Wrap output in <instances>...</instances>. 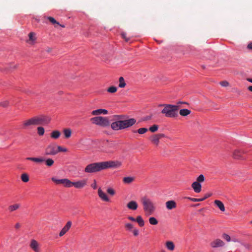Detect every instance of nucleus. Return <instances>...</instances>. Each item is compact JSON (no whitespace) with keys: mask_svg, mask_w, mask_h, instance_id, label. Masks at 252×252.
<instances>
[{"mask_svg":"<svg viewBox=\"0 0 252 252\" xmlns=\"http://www.w3.org/2000/svg\"><path fill=\"white\" fill-rule=\"evenodd\" d=\"M116 122L111 124V128L114 130H119L129 127L134 125L136 121L134 118L127 120H123L125 116L123 115H115Z\"/></svg>","mask_w":252,"mask_h":252,"instance_id":"obj_1","label":"nucleus"},{"mask_svg":"<svg viewBox=\"0 0 252 252\" xmlns=\"http://www.w3.org/2000/svg\"><path fill=\"white\" fill-rule=\"evenodd\" d=\"M50 121V119L45 116L33 117L23 122L22 128L28 129L32 126L47 125Z\"/></svg>","mask_w":252,"mask_h":252,"instance_id":"obj_2","label":"nucleus"},{"mask_svg":"<svg viewBox=\"0 0 252 252\" xmlns=\"http://www.w3.org/2000/svg\"><path fill=\"white\" fill-rule=\"evenodd\" d=\"M164 108L161 111V113L165 115L166 117L175 118L178 116L179 109V105L164 104L161 105Z\"/></svg>","mask_w":252,"mask_h":252,"instance_id":"obj_3","label":"nucleus"},{"mask_svg":"<svg viewBox=\"0 0 252 252\" xmlns=\"http://www.w3.org/2000/svg\"><path fill=\"white\" fill-rule=\"evenodd\" d=\"M143 210L147 216L152 215L156 210L154 203L149 198L143 197L141 198Z\"/></svg>","mask_w":252,"mask_h":252,"instance_id":"obj_4","label":"nucleus"},{"mask_svg":"<svg viewBox=\"0 0 252 252\" xmlns=\"http://www.w3.org/2000/svg\"><path fill=\"white\" fill-rule=\"evenodd\" d=\"M103 170L102 162H94L86 166L84 171L86 173H92L99 172Z\"/></svg>","mask_w":252,"mask_h":252,"instance_id":"obj_5","label":"nucleus"},{"mask_svg":"<svg viewBox=\"0 0 252 252\" xmlns=\"http://www.w3.org/2000/svg\"><path fill=\"white\" fill-rule=\"evenodd\" d=\"M92 123L101 126H107L110 125V123L106 117L101 116L95 117L91 119Z\"/></svg>","mask_w":252,"mask_h":252,"instance_id":"obj_6","label":"nucleus"},{"mask_svg":"<svg viewBox=\"0 0 252 252\" xmlns=\"http://www.w3.org/2000/svg\"><path fill=\"white\" fill-rule=\"evenodd\" d=\"M102 164L103 170H104L109 168L120 167L122 165V163L120 161L117 160H110L107 161H103Z\"/></svg>","mask_w":252,"mask_h":252,"instance_id":"obj_7","label":"nucleus"},{"mask_svg":"<svg viewBox=\"0 0 252 252\" xmlns=\"http://www.w3.org/2000/svg\"><path fill=\"white\" fill-rule=\"evenodd\" d=\"M45 153L46 155H56L58 153V151H57V146L53 144L49 145L45 149Z\"/></svg>","mask_w":252,"mask_h":252,"instance_id":"obj_8","label":"nucleus"},{"mask_svg":"<svg viewBox=\"0 0 252 252\" xmlns=\"http://www.w3.org/2000/svg\"><path fill=\"white\" fill-rule=\"evenodd\" d=\"M51 179L57 184H62L66 188L70 187L71 181L67 179H57L55 177H52Z\"/></svg>","mask_w":252,"mask_h":252,"instance_id":"obj_9","label":"nucleus"},{"mask_svg":"<svg viewBox=\"0 0 252 252\" xmlns=\"http://www.w3.org/2000/svg\"><path fill=\"white\" fill-rule=\"evenodd\" d=\"M87 185L86 180H82L77 182H72L71 181L70 187L74 186L77 189H82Z\"/></svg>","mask_w":252,"mask_h":252,"instance_id":"obj_10","label":"nucleus"},{"mask_svg":"<svg viewBox=\"0 0 252 252\" xmlns=\"http://www.w3.org/2000/svg\"><path fill=\"white\" fill-rule=\"evenodd\" d=\"M164 136L165 135L164 134H158L153 135L150 137V140L153 144L157 146L159 143V139L164 137Z\"/></svg>","mask_w":252,"mask_h":252,"instance_id":"obj_11","label":"nucleus"},{"mask_svg":"<svg viewBox=\"0 0 252 252\" xmlns=\"http://www.w3.org/2000/svg\"><path fill=\"white\" fill-rule=\"evenodd\" d=\"M30 246L35 252H40V245L35 240L32 239L31 240Z\"/></svg>","mask_w":252,"mask_h":252,"instance_id":"obj_12","label":"nucleus"},{"mask_svg":"<svg viewBox=\"0 0 252 252\" xmlns=\"http://www.w3.org/2000/svg\"><path fill=\"white\" fill-rule=\"evenodd\" d=\"M98 195L102 200L106 202L109 201V199L108 196L104 192L102 191L100 188L98 189Z\"/></svg>","mask_w":252,"mask_h":252,"instance_id":"obj_13","label":"nucleus"},{"mask_svg":"<svg viewBox=\"0 0 252 252\" xmlns=\"http://www.w3.org/2000/svg\"><path fill=\"white\" fill-rule=\"evenodd\" d=\"M71 222L70 221H68L66 224H65V225L63 227V228L62 229V230L61 231L60 234H59V235L60 237H62L63 236V235H64L66 232L69 229V228H70L71 226Z\"/></svg>","mask_w":252,"mask_h":252,"instance_id":"obj_14","label":"nucleus"},{"mask_svg":"<svg viewBox=\"0 0 252 252\" xmlns=\"http://www.w3.org/2000/svg\"><path fill=\"white\" fill-rule=\"evenodd\" d=\"M224 245V242L220 239H216L211 243V246L213 248L222 247Z\"/></svg>","mask_w":252,"mask_h":252,"instance_id":"obj_15","label":"nucleus"},{"mask_svg":"<svg viewBox=\"0 0 252 252\" xmlns=\"http://www.w3.org/2000/svg\"><path fill=\"white\" fill-rule=\"evenodd\" d=\"M191 187L196 193H199L201 190V185L198 182H194L191 184Z\"/></svg>","mask_w":252,"mask_h":252,"instance_id":"obj_16","label":"nucleus"},{"mask_svg":"<svg viewBox=\"0 0 252 252\" xmlns=\"http://www.w3.org/2000/svg\"><path fill=\"white\" fill-rule=\"evenodd\" d=\"M166 207L168 210H172L177 207V204L174 200L167 201L165 203Z\"/></svg>","mask_w":252,"mask_h":252,"instance_id":"obj_17","label":"nucleus"},{"mask_svg":"<svg viewBox=\"0 0 252 252\" xmlns=\"http://www.w3.org/2000/svg\"><path fill=\"white\" fill-rule=\"evenodd\" d=\"M244 151L239 150H235L233 154V157L235 159H241L243 158L242 154Z\"/></svg>","mask_w":252,"mask_h":252,"instance_id":"obj_18","label":"nucleus"},{"mask_svg":"<svg viewBox=\"0 0 252 252\" xmlns=\"http://www.w3.org/2000/svg\"><path fill=\"white\" fill-rule=\"evenodd\" d=\"M115 145L113 143H108L107 147L103 150V152L106 153H113L114 150L111 149H115Z\"/></svg>","mask_w":252,"mask_h":252,"instance_id":"obj_19","label":"nucleus"},{"mask_svg":"<svg viewBox=\"0 0 252 252\" xmlns=\"http://www.w3.org/2000/svg\"><path fill=\"white\" fill-rule=\"evenodd\" d=\"M127 207L130 210H135L138 207L137 203L135 201H130L127 204Z\"/></svg>","mask_w":252,"mask_h":252,"instance_id":"obj_20","label":"nucleus"},{"mask_svg":"<svg viewBox=\"0 0 252 252\" xmlns=\"http://www.w3.org/2000/svg\"><path fill=\"white\" fill-rule=\"evenodd\" d=\"M101 114L106 115L108 114V111L106 109H99L95 110H94L92 112V114L93 115H99Z\"/></svg>","mask_w":252,"mask_h":252,"instance_id":"obj_21","label":"nucleus"},{"mask_svg":"<svg viewBox=\"0 0 252 252\" xmlns=\"http://www.w3.org/2000/svg\"><path fill=\"white\" fill-rule=\"evenodd\" d=\"M29 40L27 41V42L31 44H33L35 41L36 39L35 37V33L33 32H31L29 34Z\"/></svg>","mask_w":252,"mask_h":252,"instance_id":"obj_22","label":"nucleus"},{"mask_svg":"<svg viewBox=\"0 0 252 252\" xmlns=\"http://www.w3.org/2000/svg\"><path fill=\"white\" fill-rule=\"evenodd\" d=\"M214 203L221 211L224 212L225 211L224 206L221 201L219 200H216L214 201Z\"/></svg>","mask_w":252,"mask_h":252,"instance_id":"obj_23","label":"nucleus"},{"mask_svg":"<svg viewBox=\"0 0 252 252\" xmlns=\"http://www.w3.org/2000/svg\"><path fill=\"white\" fill-rule=\"evenodd\" d=\"M135 180V178L134 177H124L123 179V181L125 184H129L132 183Z\"/></svg>","mask_w":252,"mask_h":252,"instance_id":"obj_24","label":"nucleus"},{"mask_svg":"<svg viewBox=\"0 0 252 252\" xmlns=\"http://www.w3.org/2000/svg\"><path fill=\"white\" fill-rule=\"evenodd\" d=\"M26 159L31 160L37 163H41L45 161L44 158H27Z\"/></svg>","mask_w":252,"mask_h":252,"instance_id":"obj_25","label":"nucleus"},{"mask_svg":"<svg viewBox=\"0 0 252 252\" xmlns=\"http://www.w3.org/2000/svg\"><path fill=\"white\" fill-rule=\"evenodd\" d=\"M61 132L59 130H54L51 133V137L57 139L61 136Z\"/></svg>","mask_w":252,"mask_h":252,"instance_id":"obj_26","label":"nucleus"},{"mask_svg":"<svg viewBox=\"0 0 252 252\" xmlns=\"http://www.w3.org/2000/svg\"><path fill=\"white\" fill-rule=\"evenodd\" d=\"M20 206V205L19 204L16 203L9 206L8 209L9 212H12L18 209Z\"/></svg>","mask_w":252,"mask_h":252,"instance_id":"obj_27","label":"nucleus"},{"mask_svg":"<svg viewBox=\"0 0 252 252\" xmlns=\"http://www.w3.org/2000/svg\"><path fill=\"white\" fill-rule=\"evenodd\" d=\"M190 113L191 111L187 109H181L179 112L180 114L182 116H187L190 114Z\"/></svg>","mask_w":252,"mask_h":252,"instance_id":"obj_28","label":"nucleus"},{"mask_svg":"<svg viewBox=\"0 0 252 252\" xmlns=\"http://www.w3.org/2000/svg\"><path fill=\"white\" fill-rule=\"evenodd\" d=\"M63 132L65 138H69L71 135V130L69 128H66L63 130Z\"/></svg>","mask_w":252,"mask_h":252,"instance_id":"obj_29","label":"nucleus"},{"mask_svg":"<svg viewBox=\"0 0 252 252\" xmlns=\"http://www.w3.org/2000/svg\"><path fill=\"white\" fill-rule=\"evenodd\" d=\"M140 227H142L144 225V221L142 217L140 216L137 217L136 221Z\"/></svg>","mask_w":252,"mask_h":252,"instance_id":"obj_30","label":"nucleus"},{"mask_svg":"<svg viewBox=\"0 0 252 252\" xmlns=\"http://www.w3.org/2000/svg\"><path fill=\"white\" fill-rule=\"evenodd\" d=\"M166 246L167 248L170 251H173L175 249V245L174 243L171 241L167 242L166 243Z\"/></svg>","mask_w":252,"mask_h":252,"instance_id":"obj_31","label":"nucleus"},{"mask_svg":"<svg viewBox=\"0 0 252 252\" xmlns=\"http://www.w3.org/2000/svg\"><path fill=\"white\" fill-rule=\"evenodd\" d=\"M148 131V129L147 128L143 127L139 128L137 130H133V133H136L137 132L139 134H142L146 133Z\"/></svg>","mask_w":252,"mask_h":252,"instance_id":"obj_32","label":"nucleus"},{"mask_svg":"<svg viewBox=\"0 0 252 252\" xmlns=\"http://www.w3.org/2000/svg\"><path fill=\"white\" fill-rule=\"evenodd\" d=\"M119 87L120 88H124L126 85L124 78L123 77H120L119 78Z\"/></svg>","mask_w":252,"mask_h":252,"instance_id":"obj_33","label":"nucleus"},{"mask_svg":"<svg viewBox=\"0 0 252 252\" xmlns=\"http://www.w3.org/2000/svg\"><path fill=\"white\" fill-rule=\"evenodd\" d=\"M21 180L24 182H28L29 181V177L27 174L24 173L21 175Z\"/></svg>","mask_w":252,"mask_h":252,"instance_id":"obj_34","label":"nucleus"},{"mask_svg":"<svg viewBox=\"0 0 252 252\" xmlns=\"http://www.w3.org/2000/svg\"><path fill=\"white\" fill-rule=\"evenodd\" d=\"M45 161L46 165L49 167L52 166L54 163V161L52 158H48Z\"/></svg>","mask_w":252,"mask_h":252,"instance_id":"obj_35","label":"nucleus"},{"mask_svg":"<svg viewBox=\"0 0 252 252\" xmlns=\"http://www.w3.org/2000/svg\"><path fill=\"white\" fill-rule=\"evenodd\" d=\"M149 222L152 225H157L158 223V220L154 217H150L149 219Z\"/></svg>","mask_w":252,"mask_h":252,"instance_id":"obj_36","label":"nucleus"},{"mask_svg":"<svg viewBox=\"0 0 252 252\" xmlns=\"http://www.w3.org/2000/svg\"><path fill=\"white\" fill-rule=\"evenodd\" d=\"M37 132L39 135H40V136L43 135L45 132L44 128L41 126L38 127H37Z\"/></svg>","mask_w":252,"mask_h":252,"instance_id":"obj_37","label":"nucleus"},{"mask_svg":"<svg viewBox=\"0 0 252 252\" xmlns=\"http://www.w3.org/2000/svg\"><path fill=\"white\" fill-rule=\"evenodd\" d=\"M158 126L157 125H154L149 128V130L152 132H155L158 130Z\"/></svg>","mask_w":252,"mask_h":252,"instance_id":"obj_38","label":"nucleus"},{"mask_svg":"<svg viewBox=\"0 0 252 252\" xmlns=\"http://www.w3.org/2000/svg\"><path fill=\"white\" fill-rule=\"evenodd\" d=\"M117 91V87H116L115 86H111V87H109L107 90V91L110 93H114L116 92Z\"/></svg>","mask_w":252,"mask_h":252,"instance_id":"obj_39","label":"nucleus"},{"mask_svg":"<svg viewBox=\"0 0 252 252\" xmlns=\"http://www.w3.org/2000/svg\"><path fill=\"white\" fill-rule=\"evenodd\" d=\"M204 180H205L204 176L203 175L201 174L197 177L196 182H198V183H200L204 182Z\"/></svg>","mask_w":252,"mask_h":252,"instance_id":"obj_40","label":"nucleus"},{"mask_svg":"<svg viewBox=\"0 0 252 252\" xmlns=\"http://www.w3.org/2000/svg\"><path fill=\"white\" fill-rule=\"evenodd\" d=\"M9 101L8 100H4L0 102V106L6 107L9 105Z\"/></svg>","mask_w":252,"mask_h":252,"instance_id":"obj_41","label":"nucleus"},{"mask_svg":"<svg viewBox=\"0 0 252 252\" xmlns=\"http://www.w3.org/2000/svg\"><path fill=\"white\" fill-rule=\"evenodd\" d=\"M187 198L189 200L193 201V202H200V201H203V199H201V198H191L189 197H187Z\"/></svg>","mask_w":252,"mask_h":252,"instance_id":"obj_42","label":"nucleus"},{"mask_svg":"<svg viewBox=\"0 0 252 252\" xmlns=\"http://www.w3.org/2000/svg\"><path fill=\"white\" fill-rule=\"evenodd\" d=\"M47 19L49 20L50 22L52 24H56L57 25H60L59 23L53 17H48Z\"/></svg>","mask_w":252,"mask_h":252,"instance_id":"obj_43","label":"nucleus"},{"mask_svg":"<svg viewBox=\"0 0 252 252\" xmlns=\"http://www.w3.org/2000/svg\"><path fill=\"white\" fill-rule=\"evenodd\" d=\"M125 227L128 230H131L134 228L133 225L129 223H126L125 224Z\"/></svg>","mask_w":252,"mask_h":252,"instance_id":"obj_44","label":"nucleus"},{"mask_svg":"<svg viewBox=\"0 0 252 252\" xmlns=\"http://www.w3.org/2000/svg\"><path fill=\"white\" fill-rule=\"evenodd\" d=\"M57 151H58V153L59 152H65L67 151V150L66 148H63L61 146H57Z\"/></svg>","mask_w":252,"mask_h":252,"instance_id":"obj_45","label":"nucleus"},{"mask_svg":"<svg viewBox=\"0 0 252 252\" xmlns=\"http://www.w3.org/2000/svg\"><path fill=\"white\" fill-rule=\"evenodd\" d=\"M107 192L108 193L110 194L111 195H114L115 194V191L112 188H108L107 189Z\"/></svg>","mask_w":252,"mask_h":252,"instance_id":"obj_46","label":"nucleus"},{"mask_svg":"<svg viewBox=\"0 0 252 252\" xmlns=\"http://www.w3.org/2000/svg\"><path fill=\"white\" fill-rule=\"evenodd\" d=\"M222 238L224 239H225L226 241H227V242L230 241V240H231L230 237L227 234H223L222 235Z\"/></svg>","mask_w":252,"mask_h":252,"instance_id":"obj_47","label":"nucleus"},{"mask_svg":"<svg viewBox=\"0 0 252 252\" xmlns=\"http://www.w3.org/2000/svg\"><path fill=\"white\" fill-rule=\"evenodd\" d=\"M220 84L222 87H227L229 85V83L226 81H221Z\"/></svg>","mask_w":252,"mask_h":252,"instance_id":"obj_48","label":"nucleus"},{"mask_svg":"<svg viewBox=\"0 0 252 252\" xmlns=\"http://www.w3.org/2000/svg\"><path fill=\"white\" fill-rule=\"evenodd\" d=\"M132 232H133V235L135 236H136L138 235V234H139V230L136 228H134L132 229Z\"/></svg>","mask_w":252,"mask_h":252,"instance_id":"obj_49","label":"nucleus"},{"mask_svg":"<svg viewBox=\"0 0 252 252\" xmlns=\"http://www.w3.org/2000/svg\"><path fill=\"white\" fill-rule=\"evenodd\" d=\"M91 187L94 189H96L97 188L96 182L95 180H94V183L91 184Z\"/></svg>","mask_w":252,"mask_h":252,"instance_id":"obj_50","label":"nucleus"},{"mask_svg":"<svg viewBox=\"0 0 252 252\" xmlns=\"http://www.w3.org/2000/svg\"><path fill=\"white\" fill-rule=\"evenodd\" d=\"M212 195V193H207L204 195V197L201 198V199H203V200L205 199L208 198V197H210Z\"/></svg>","mask_w":252,"mask_h":252,"instance_id":"obj_51","label":"nucleus"},{"mask_svg":"<svg viewBox=\"0 0 252 252\" xmlns=\"http://www.w3.org/2000/svg\"><path fill=\"white\" fill-rule=\"evenodd\" d=\"M152 117V115H150V116H146L143 118V121H148V120L151 119Z\"/></svg>","mask_w":252,"mask_h":252,"instance_id":"obj_52","label":"nucleus"},{"mask_svg":"<svg viewBox=\"0 0 252 252\" xmlns=\"http://www.w3.org/2000/svg\"><path fill=\"white\" fill-rule=\"evenodd\" d=\"M122 36L123 38L124 39H125L126 41H128V39L126 37V33H122Z\"/></svg>","mask_w":252,"mask_h":252,"instance_id":"obj_53","label":"nucleus"},{"mask_svg":"<svg viewBox=\"0 0 252 252\" xmlns=\"http://www.w3.org/2000/svg\"><path fill=\"white\" fill-rule=\"evenodd\" d=\"M128 219L130 220H131L132 221H136V219L134 218L133 217H131V216H129L128 217Z\"/></svg>","mask_w":252,"mask_h":252,"instance_id":"obj_54","label":"nucleus"},{"mask_svg":"<svg viewBox=\"0 0 252 252\" xmlns=\"http://www.w3.org/2000/svg\"><path fill=\"white\" fill-rule=\"evenodd\" d=\"M188 104L187 102H184V101H179L177 102V104L176 105H179L180 106V104Z\"/></svg>","mask_w":252,"mask_h":252,"instance_id":"obj_55","label":"nucleus"},{"mask_svg":"<svg viewBox=\"0 0 252 252\" xmlns=\"http://www.w3.org/2000/svg\"><path fill=\"white\" fill-rule=\"evenodd\" d=\"M20 226H21V225H20V224L19 223H16V224L15 225V228H16V229H18V228H19L20 227Z\"/></svg>","mask_w":252,"mask_h":252,"instance_id":"obj_56","label":"nucleus"},{"mask_svg":"<svg viewBox=\"0 0 252 252\" xmlns=\"http://www.w3.org/2000/svg\"><path fill=\"white\" fill-rule=\"evenodd\" d=\"M248 48L252 49V43H250L248 45Z\"/></svg>","mask_w":252,"mask_h":252,"instance_id":"obj_57","label":"nucleus"},{"mask_svg":"<svg viewBox=\"0 0 252 252\" xmlns=\"http://www.w3.org/2000/svg\"><path fill=\"white\" fill-rule=\"evenodd\" d=\"M52 49L51 48L48 47L47 49V52H48V53L51 52L52 51Z\"/></svg>","mask_w":252,"mask_h":252,"instance_id":"obj_58","label":"nucleus"},{"mask_svg":"<svg viewBox=\"0 0 252 252\" xmlns=\"http://www.w3.org/2000/svg\"><path fill=\"white\" fill-rule=\"evenodd\" d=\"M248 89L250 91L252 92V86H249Z\"/></svg>","mask_w":252,"mask_h":252,"instance_id":"obj_59","label":"nucleus"},{"mask_svg":"<svg viewBox=\"0 0 252 252\" xmlns=\"http://www.w3.org/2000/svg\"><path fill=\"white\" fill-rule=\"evenodd\" d=\"M247 80H248L249 82L252 83V79L248 78V79H247Z\"/></svg>","mask_w":252,"mask_h":252,"instance_id":"obj_60","label":"nucleus"},{"mask_svg":"<svg viewBox=\"0 0 252 252\" xmlns=\"http://www.w3.org/2000/svg\"><path fill=\"white\" fill-rule=\"evenodd\" d=\"M60 26H61L63 28H64V25H59Z\"/></svg>","mask_w":252,"mask_h":252,"instance_id":"obj_61","label":"nucleus"},{"mask_svg":"<svg viewBox=\"0 0 252 252\" xmlns=\"http://www.w3.org/2000/svg\"><path fill=\"white\" fill-rule=\"evenodd\" d=\"M251 223H252V220L251 221Z\"/></svg>","mask_w":252,"mask_h":252,"instance_id":"obj_62","label":"nucleus"}]
</instances>
